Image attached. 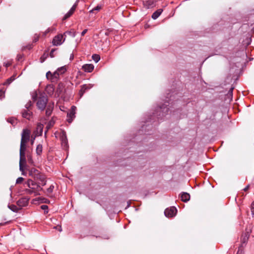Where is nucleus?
<instances>
[{"mask_svg":"<svg viewBox=\"0 0 254 254\" xmlns=\"http://www.w3.org/2000/svg\"><path fill=\"white\" fill-rule=\"evenodd\" d=\"M25 184L29 188V189L26 190L27 192L29 194L34 193L35 195H40V191L43 190L39 183H37L31 179L28 180Z\"/></svg>","mask_w":254,"mask_h":254,"instance_id":"nucleus-1","label":"nucleus"},{"mask_svg":"<svg viewBox=\"0 0 254 254\" xmlns=\"http://www.w3.org/2000/svg\"><path fill=\"white\" fill-rule=\"evenodd\" d=\"M39 35L38 34H35L34 37H33V43H36L37 42L39 39Z\"/></svg>","mask_w":254,"mask_h":254,"instance_id":"nucleus-35","label":"nucleus"},{"mask_svg":"<svg viewBox=\"0 0 254 254\" xmlns=\"http://www.w3.org/2000/svg\"><path fill=\"white\" fill-rule=\"evenodd\" d=\"M28 202V199L26 198H21L17 201V205L21 209L22 207L26 206Z\"/></svg>","mask_w":254,"mask_h":254,"instance_id":"nucleus-15","label":"nucleus"},{"mask_svg":"<svg viewBox=\"0 0 254 254\" xmlns=\"http://www.w3.org/2000/svg\"><path fill=\"white\" fill-rule=\"evenodd\" d=\"M101 9V6L97 5L89 11L90 13H95L98 12Z\"/></svg>","mask_w":254,"mask_h":254,"instance_id":"nucleus-28","label":"nucleus"},{"mask_svg":"<svg viewBox=\"0 0 254 254\" xmlns=\"http://www.w3.org/2000/svg\"><path fill=\"white\" fill-rule=\"evenodd\" d=\"M21 114L23 118L28 120H30L33 116V113L31 110L24 109L22 111Z\"/></svg>","mask_w":254,"mask_h":254,"instance_id":"nucleus-13","label":"nucleus"},{"mask_svg":"<svg viewBox=\"0 0 254 254\" xmlns=\"http://www.w3.org/2000/svg\"><path fill=\"white\" fill-rule=\"evenodd\" d=\"M34 139H35V138H33V139H32L31 140V144L32 145H33V143H34Z\"/></svg>","mask_w":254,"mask_h":254,"instance_id":"nucleus-47","label":"nucleus"},{"mask_svg":"<svg viewBox=\"0 0 254 254\" xmlns=\"http://www.w3.org/2000/svg\"><path fill=\"white\" fill-rule=\"evenodd\" d=\"M250 188V185H248V186H247L244 189V190L245 191H247Z\"/></svg>","mask_w":254,"mask_h":254,"instance_id":"nucleus-44","label":"nucleus"},{"mask_svg":"<svg viewBox=\"0 0 254 254\" xmlns=\"http://www.w3.org/2000/svg\"><path fill=\"white\" fill-rule=\"evenodd\" d=\"M66 71V68L65 66H62L57 69L56 71L59 73L60 75L64 74Z\"/></svg>","mask_w":254,"mask_h":254,"instance_id":"nucleus-24","label":"nucleus"},{"mask_svg":"<svg viewBox=\"0 0 254 254\" xmlns=\"http://www.w3.org/2000/svg\"><path fill=\"white\" fill-rule=\"evenodd\" d=\"M243 248L244 247L240 246L239 248V249L238 250L237 254H244V252Z\"/></svg>","mask_w":254,"mask_h":254,"instance_id":"nucleus-37","label":"nucleus"},{"mask_svg":"<svg viewBox=\"0 0 254 254\" xmlns=\"http://www.w3.org/2000/svg\"><path fill=\"white\" fill-rule=\"evenodd\" d=\"M55 31V29L54 27H50L48 28L43 33V35L44 36L46 35L48 33L50 32H52L53 31Z\"/></svg>","mask_w":254,"mask_h":254,"instance_id":"nucleus-29","label":"nucleus"},{"mask_svg":"<svg viewBox=\"0 0 254 254\" xmlns=\"http://www.w3.org/2000/svg\"><path fill=\"white\" fill-rule=\"evenodd\" d=\"M92 87L93 85L91 84L81 85L80 90L79 92L80 97L81 98L86 91L90 89Z\"/></svg>","mask_w":254,"mask_h":254,"instance_id":"nucleus-12","label":"nucleus"},{"mask_svg":"<svg viewBox=\"0 0 254 254\" xmlns=\"http://www.w3.org/2000/svg\"><path fill=\"white\" fill-rule=\"evenodd\" d=\"M55 187L53 185H51L49 188L47 189L45 191V193L49 196H51L52 194V192L53 191Z\"/></svg>","mask_w":254,"mask_h":254,"instance_id":"nucleus-23","label":"nucleus"},{"mask_svg":"<svg viewBox=\"0 0 254 254\" xmlns=\"http://www.w3.org/2000/svg\"><path fill=\"white\" fill-rule=\"evenodd\" d=\"M27 158H28V159L29 161L31 162V156H27Z\"/></svg>","mask_w":254,"mask_h":254,"instance_id":"nucleus-46","label":"nucleus"},{"mask_svg":"<svg viewBox=\"0 0 254 254\" xmlns=\"http://www.w3.org/2000/svg\"><path fill=\"white\" fill-rule=\"evenodd\" d=\"M88 30L87 29H84L82 32H81V36H84V35L86 33V32H87Z\"/></svg>","mask_w":254,"mask_h":254,"instance_id":"nucleus-42","label":"nucleus"},{"mask_svg":"<svg viewBox=\"0 0 254 254\" xmlns=\"http://www.w3.org/2000/svg\"><path fill=\"white\" fill-rule=\"evenodd\" d=\"M65 92V86L64 83L61 82L59 83L56 91V94L58 96L63 95Z\"/></svg>","mask_w":254,"mask_h":254,"instance_id":"nucleus-14","label":"nucleus"},{"mask_svg":"<svg viewBox=\"0 0 254 254\" xmlns=\"http://www.w3.org/2000/svg\"><path fill=\"white\" fill-rule=\"evenodd\" d=\"M66 34L70 35L73 37H75V33L74 32H72L71 31H66L64 33V34L63 35L64 36H66Z\"/></svg>","mask_w":254,"mask_h":254,"instance_id":"nucleus-33","label":"nucleus"},{"mask_svg":"<svg viewBox=\"0 0 254 254\" xmlns=\"http://www.w3.org/2000/svg\"><path fill=\"white\" fill-rule=\"evenodd\" d=\"M55 51V49H52L50 53V56L51 58H54L55 57L54 52Z\"/></svg>","mask_w":254,"mask_h":254,"instance_id":"nucleus-39","label":"nucleus"},{"mask_svg":"<svg viewBox=\"0 0 254 254\" xmlns=\"http://www.w3.org/2000/svg\"><path fill=\"white\" fill-rule=\"evenodd\" d=\"M181 200L184 202H187L190 199V195L189 193L187 192H183L181 196Z\"/></svg>","mask_w":254,"mask_h":254,"instance_id":"nucleus-20","label":"nucleus"},{"mask_svg":"<svg viewBox=\"0 0 254 254\" xmlns=\"http://www.w3.org/2000/svg\"><path fill=\"white\" fill-rule=\"evenodd\" d=\"M3 94H4V92L2 90H0V97H2Z\"/></svg>","mask_w":254,"mask_h":254,"instance_id":"nucleus-45","label":"nucleus"},{"mask_svg":"<svg viewBox=\"0 0 254 254\" xmlns=\"http://www.w3.org/2000/svg\"><path fill=\"white\" fill-rule=\"evenodd\" d=\"M43 147L42 144H38L36 147V153L37 155H40L42 152Z\"/></svg>","mask_w":254,"mask_h":254,"instance_id":"nucleus-26","label":"nucleus"},{"mask_svg":"<svg viewBox=\"0 0 254 254\" xmlns=\"http://www.w3.org/2000/svg\"><path fill=\"white\" fill-rule=\"evenodd\" d=\"M162 11V9H159L155 11L152 15V18L153 19H156L160 15Z\"/></svg>","mask_w":254,"mask_h":254,"instance_id":"nucleus-22","label":"nucleus"},{"mask_svg":"<svg viewBox=\"0 0 254 254\" xmlns=\"http://www.w3.org/2000/svg\"><path fill=\"white\" fill-rule=\"evenodd\" d=\"M41 208L42 209L45 210V213H47L48 212V206L47 205H42L41 206Z\"/></svg>","mask_w":254,"mask_h":254,"instance_id":"nucleus-36","label":"nucleus"},{"mask_svg":"<svg viewBox=\"0 0 254 254\" xmlns=\"http://www.w3.org/2000/svg\"><path fill=\"white\" fill-rule=\"evenodd\" d=\"M64 35L58 34L56 36L52 41V43L55 46L61 45L65 40V38H64Z\"/></svg>","mask_w":254,"mask_h":254,"instance_id":"nucleus-9","label":"nucleus"},{"mask_svg":"<svg viewBox=\"0 0 254 254\" xmlns=\"http://www.w3.org/2000/svg\"><path fill=\"white\" fill-rule=\"evenodd\" d=\"M60 74L56 71L53 73L49 71L46 73V77L48 79L50 80L52 82H57L59 79Z\"/></svg>","mask_w":254,"mask_h":254,"instance_id":"nucleus-7","label":"nucleus"},{"mask_svg":"<svg viewBox=\"0 0 254 254\" xmlns=\"http://www.w3.org/2000/svg\"><path fill=\"white\" fill-rule=\"evenodd\" d=\"M32 105V103L31 101H29L25 105L26 110H31L30 108Z\"/></svg>","mask_w":254,"mask_h":254,"instance_id":"nucleus-32","label":"nucleus"},{"mask_svg":"<svg viewBox=\"0 0 254 254\" xmlns=\"http://www.w3.org/2000/svg\"><path fill=\"white\" fill-rule=\"evenodd\" d=\"M7 122L13 125L16 123V120L14 118H10L7 119Z\"/></svg>","mask_w":254,"mask_h":254,"instance_id":"nucleus-34","label":"nucleus"},{"mask_svg":"<svg viewBox=\"0 0 254 254\" xmlns=\"http://www.w3.org/2000/svg\"><path fill=\"white\" fill-rule=\"evenodd\" d=\"M73 59V55L71 54L70 57V60H72Z\"/></svg>","mask_w":254,"mask_h":254,"instance_id":"nucleus-49","label":"nucleus"},{"mask_svg":"<svg viewBox=\"0 0 254 254\" xmlns=\"http://www.w3.org/2000/svg\"><path fill=\"white\" fill-rule=\"evenodd\" d=\"M54 86L50 84L46 86L45 90L49 95H52L54 92Z\"/></svg>","mask_w":254,"mask_h":254,"instance_id":"nucleus-19","label":"nucleus"},{"mask_svg":"<svg viewBox=\"0 0 254 254\" xmlns=\"http://www.w3.org/2000/svg\"><path fill=\"white\" fill-rule=\"evenodd\" d=\"M167 106V105H166L165 107L162 106V107H160V110H161V111L163 113V116L164 115V114H166V113H168L169 112V108Z\"/></svg>","mask_w":254,"mask_h":254,"instance_id":"nucleus-27","label":"nucleus"},{"mask_svg":"<svg viewBox=\"0 0 254 254\" xmlns=\"http://www.w3.org/2000/svg\"><path fill=\"white\" fill-rule=\"evenodd\" d=\"M76 107L75 106H72L70 111H73L74 113H75Z\"/></svg>","mask_w":254,"mask_h":254,"instance_id":"nucleus-43","label":"nucleus"},{"mask_svg":"<svg viewBox=\"0 0 254 254\" xmlns=\"http://www.w3.org/2000/svg\"><path fill=\"white\" fill-rule=\"evenodd\" d=\"M26 149H20V160H19V169L23 172V165L26 163V158L25 151Z\"/></svg>","mask_w":254,"mask_h":254,"instance_id":"nucleus-6","label":"nucleus"},{"mask_svg":"<svg viewBox=\"0 0 254 254\" xmlns=\"http://www.w3.org/2000/svg\"><path fill=\"white\" fill-rule=\"evenodd\" d=\"M29 175L35 181H39V184L41 186H44L46 184L45 176L35 168H31L29 171Z\"/></svg>","mask_w":254,"mask_h":254,"instance_id":"nucleus-2","label":"nucleus"},{"mask_svg":"<svg viewBox=\"0 0 254 254\" xmlns=\"http://www.w3.org/2000/svg\"><path fill=\"white\" fill-rule=\"evenodd\" d=\"M11 64V63L10 62H8L7 63H4L3 65L5 66L6 67H7L9 66Z\"/></svg>","mask_w":254,"mask_h":254,"instance_id":"nucleus-41","label":"nucleus"},{"mask_svg":"<svg viewBox=\"0 0 254 254\" xmlns=\"http://www.w3.org/2000/svg\"><path fill=\"white\" fill-rule=\"evenodd\" d=\"M54 108V103H49L46 108V115L47 117L51 116Z\"/></svg>","mask_w":254,"mask_h":254,"instance_id":"nucleus-17","label":"nucleus"},{"mask_svg":"<svg viewBox=\"0 0 254 254\" xmlns=\"http://www.w3.org/2000/svg\"><path fill=\"white\" fill-rule=\"evenodd\" d=\"M38 127H40V128H41L42 129L41 125H39V126H38Z\"/></svg>","mask_w":254,"mask_h":254,"instance_id":"nucleus-50","label":"nucleus"},{"mask_svg":"<svg viewBox=\"0 0 254 254\" xmlns=\"http://www.w3.org/2000/svg\"><path fill=\"white\" fill-rule=\"evenodd\" d=\"M8 208L13 212H17L20 208H18L17 206L11 204L8 205Z\"/></svg>","mask_w":254,"mask_h":254,"instance_id":"nucleus-25","label":"nucleus"},{"mask_svg":"<svg viewBox=\"0 0 254 254\" xmlns=\"http://www.w3.org/2000/svg\"><path fill=\"white\" fill-rule=\"evenodd\" d=\"M44 199L45 200V201H44L45 203H48L49 202V200H48L47 199L44 198Z\"/></svg>","mask_w":254,"mask_h":254,"instance_id":"nucleus-48","label":"nucleus"},{"mask_svg":"<svg viewBox=\"0 0 254 254\" xmlns=\"http://www.w3.org/2000/svg\"><path fill=\"white\" fill-rule=\"evenodd\" d=\"M23 180H24V179L23 178L19 177V178H17V179L16 180V184L21 183Z\"/></svg>","mask_w":254,"mask_h":254,"instance_id":"nucleus-38","label":"nucleus"},{"mask_svg":"<svg viewBox=\"0 0 254 254\" xmlns=\"http://www.w3.org/2000/svg\"><path fill=\"white\" fill-rule=\"evenodd\" d=\"M82 69L85 72H91L94 69V65L92 64H85L82 66Z\"/></svg>","mask_w":254,"mask_h":254,"instance_id":"nucleus-16","label":"nucleus"},{"mask_svg":"<svg viewBox=\"0 0 254 254\" xmlns=\"http://www.w3.org/2000/svg\"><path fill=\"white\" fill-rule=\"evenodd\" d=\"M31 131L29 129L25 128L23 129L21 134V139L20 142V149L26 148V143L30 140Z\"/></svg>","mask_w":254,"mask_h":254,"instance_id":"nucleus-4","label":"nucleus"},{"mask_svg":"<svg viewBox=\"0 0 254 254\" xmlns=\"http://www.w3.org/2000/svg\"><path fill=\"white\" fill-rule=\"evenodd\" d=\"M33 99L35 101L37 100L36 105L37 108L42 111H43L46 107L48 102V98L44 93H40L38 97L36 94L32 97Z\"/></svg>","mask_w":254,"mask_h":254,"instance_id":"nucleus-3","label":"nucleus"},{"mask_svg":"<svg viewBox=\"0 0 254 254\" xmlns=\"http://www.w3.org/2000/svg\"><path fill=\"white\" fill-rule=\"evenodd\" d=\"M15 79V76L14 75L12 76L10 78L7 79L6 81L5 84H9L12 81H13Z\"/></svg>","mask_w":254,"mask_h":254,"instance_id":"nucleus-31","label":"nucleus"},{"mask_svg":"<svg viewBox=\"0 0 254 254\" xmlns=\"http://www.w3.org/2000/svg\"><path fill=\"white\" fill-rule=\"evenodd\" d=\"M78 2V0H77L75 3L73 5L72 7L70 8V9L64 15L63 18V20H66V19L70 17L73 14L77 7Z\"/></svg>","mask_w":254,"mask_h":254,"instance_id":"nucleus-10","label":"nucleus"},{"mask_svg":"<svg viewBox=\"0 0 254 254\" xmlns=\"http://www.w3.org/2000/svg\"><path fill=\"white\" fill-rule=\"evenodd\" d=\"M252 226L250 225L249 228L246 229V232L242 235L241 238V245L240 246L244 247V245H245L248 242L250 234L252 232Z\"/></svg>","mask_w":254,"mask_h":254,"instance_id":"nucleus-5","label":"nucleus"},{"mask_svg":"<svg viewBox=\"0 0 254 254\" xmlns=\"http://www.w3.org/2000/svg\"><path fill=\"white\" fill-rule=\"evenodd\" d=\"M144 5L147 8H150L154 6V1L153 0H148L144 1Z\"/></svg>","mask_w":254,"mask_h":254,"instance_id":"nucleus-18","label":"nucleus"},{"mask_svg":"<svg viewBox=\"0 0 254 254\" xmlns=\"http://www.w3.org/2000/svg\"><path fill=\"white\" fill-rule=\"evenodd\" d=\"M92 59L96 63H97L100 60V57L99 55L94 54L92 56Z\"/></svg>","mask_w":254,"mask_h":254,"instance_id":"nucleus-30","label":"nucleus"},{"mask_svg":"<svg viewBox=\"0 0 254 254\" xmlns=\"http://www.w3.org/2000/svg\"><path fill=\"white\" fill-rule=\"evenodd\" d=\"M177 210L175 207L172 206L167 208L165 210V215L167 217H173L175 216L177 213Z\"/></svg>","mask_w":254,"mask_h":254,"instance_id":"nucleus-8","label":"nucleus"},{"mask_svg":"<svg viewBox=\"0 0 254 254\" xmlns=\"http://www.w3.org/2000/svg\"><path fill=\"white\" fill-rule=\"evenodd\" d=\"M62 145L64 149L68 148V141L66 133L65 131H63L60 137Z\"/></svg>","mask_w":254,"mask_h":254,"instance_id":"nucleus-11","label":"nucleus"},{"mask_svg":"<svg viewBox=\"0 0 254 254\" xmlns=\"http://www.w3.org/2000/svg\"><path fill=\"white\" fill-rule=\"evenodd\" d=\"M67 117L68 118L67 121L69 123H70L72 122L73 119L75 117V113H73V111H70L69 113H67Z\"/></svg>","mask_w":254,"mask_h":254,"instance_id":"nucleus-21","label":"nucleus"},{"mask_svg":"<svg viewBox=\"0 0 254 254\" xmlns=\"http://www.w3.org/2000/svg\"><path fill=\"white\" fill-rule=\"evenodd\" d=\"M32 47L31 46L29 47V48H28L29 49H31Z\"/></svg>","mask_w":254,"mask_h":254,"instance_id":"nucleus-51","label":"nucleus"},{"mask_svg":"<svg viewBox=\"0 0 254 254\" xmlns=\"http://www.w3.org/2000/svg\"><path fill=\"white\" fill-rule=\"evenodd\" d=\"M251 211L253 215H254V201H253L251 205Z\"/></svg>","mask_w":254,"mask_h":254,"instance_id":"nucleus-40","label":"nucleus"}]
</instances>
